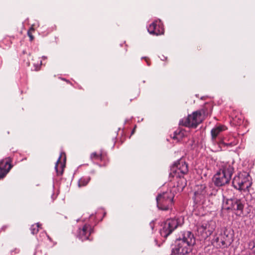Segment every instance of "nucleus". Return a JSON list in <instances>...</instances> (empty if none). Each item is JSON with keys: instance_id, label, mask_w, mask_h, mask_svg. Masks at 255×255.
Listing matches in <instances>:
<instances>
[{"instance_id": "f8f14e48", "label": "nucleus", "mask_w": 255, "mask_h": 255, "mask_svg": "<svg viewBox=\"0 0 255 255\" xmlns=\"http://www.w3.org/2000/svg\"><path fill=\"white\" fill-rule=\"evenodd\" d=\"M171 175L174 178L184 176L188 171L187 163L183 159H180L175 162L171 168Z\"/></svg>"}, {"instance_id": "aec40b11", "label": "nucleus", "mask_w": 255, "mask_h": 255, "mask_svg": "<svg viewBox=\"0 0 255 255\" xmlns=\"http://www.w3.org/2000/svg\"><path fill=\"white\" fill-rule=\"evenodd\" d=\"M40 225L39 223H37L36 224L32 225L30 227L31 234L33 235L36 234L39 230Z\"/></svg>"}, {"instance_id": "39448f33", "label": "nucleus", "mask_w": 255, "mask_h": 255, "mask_svg": "<svg viewBox=\"0 0 255 255\" xmlns=\"http://www.w3.org/2000/svg\"><path fill=\"white\" fill-rule=\"evenodd\" d=\"M232 184L236 189L248 191L249 188L252 184V179L248 173L243 172L234 177Z\"/></svg>"}, {"instance_id": "ddd939ff", "label": "nucleus", "mask_w": 255, "mask_h": 255, "mask_svg": "<svg viewBox=\"0 0 255 255\" xmlns=\"http://www.w3.org/2000/svg\"><path fill=\"white\" fill-rule=\"evenodd\" d=\"M93 231V228L90 224L86 223L78 228L75 235L80 240L84 241L89 239V237Z\"/></svg>"}, {"instance_id": "6ab92c4d", "label": "nucleus", "mask_w": 255, "mask_h": 255, "mask_svg": "<svg viewBox=\"0 0 255 255\" xmlns=\"http://www.w3.org/2000/svg\"><path fill=\"white\" fill-rule=\"evenodd\" d=\"M90 180V178L89 177L81 178L78 182L79 187H82L86 185L89 183Z\"/></svg>"}, {"instance_id": "20e7f679", "label": "nucleus", "mask_w": 255, "mask_h": 255, "mask_svg": "<svg viewBox=\"0 0 255 255\" xmlns=\"http://www.w3.org/2000/svg\"><path fill=\"white\" fill-rule=\"evenodd\" d=\"M227 129V128L223 125H218L214 127L211 131L212 141L213 143H219L227 146L232 147L236 145L237 142L235 138L231 140V141L227 142L226 138H222L220 137L223 131Z\"/></svg>"}, {"instance_id": "6e6552de", "label": "nucleus", "mask_w": 255, "mask_h": 255, "mask_svg": "<svg viewBox=\"0 0 255 255\" xmlns=\"http://www.w3.org/2000/svg\"><path fill=\"white\" fill-rule=\"evenodd\" d=\"M216 223L213 220H203L197 226V232L202 239H206L215 230Z\"/></svg>"}, {"instance_id": "412c9836", "label": "nucleus", "mask_w": 255, "mask_h": 255, "mask_svg": "<svg viewBox=\"0 0 255 255\" xmlns=\"http://www.w3.org/2000/svg\"><path fill=\"white\" fill-rule=\"evenodd\" d=\"M248 249L253 252H255V241H251L249 242Z\"/></svg>"}, {"instance_id": "0eeeda50", "label": "nucleus", "mask_w": 255, "mask_h": 255, "mask_svg": "<svg viewBox=\"0 0 255 255\" xmlns=\"http://www.w3.org/2000/svg\"><path fill=\"white\" fill-rule=\"evenodd\" d=\"M246 201L243 199H229L223 201V207L225 209L231 210L238 216L243 214V211Z\"/></svg>"}, {"instance_id": "423d86ee", "label": "nucleus", "mask_w": 255, "mask_h": 255, "mask_svg": "<svg viewBox=\"0 0 255 255\" xmlns=\"http://www.w3.org/2000/svg\"><path fill=\"white\" fill-rule=\"evenodd\" d=\"M183 223V218L182 217H175L166 220L161 225L162 228L160 230V235L166 238L178 226Z\"/></svg>"}, {"instance_id": "c756f323", "label": "nucleus", "mask_w": 255, "mask_h": 255, "mask_svg": "<svg viewBox=\"0 0 255 255\" xmlns=\"http://www.w3.org/2000/svg\"><path fill=\"white\" fill-rule=\"evenodd\" d=\"M146 62H147V65H149V64L148 63V62L147 61H146Z\"/></svg>"}, {"instance_id": "393cba45", "label": "nucleus", "mask_w": 255, "mask_h": 255, "mask_svg": "<svg viewBox=\"0 0 255 255\" xmlns=\"http://www.w3.org/2000/svg\"><path fill=\"white\" fill-rule=\"evenodd\" d=\"M11 252H13L15 254H18L19 252V250L18 249H15L14 250L12 251Z\"/></svg>"}, {"instance_id": "4be33fe9", "label": "nucleus", "mask_w": 255, "mask_h": 255, "mask_svg": "<svg viewBox=\"0 0 255 255\" xmlns=\"http://www.w3.org/2000/svg\"><path fill=\"white\" fill-rule=\"evenodd\" d=\"M91 158L92 159H100L102 160V155L97 154L96 152H93L91 155Z\"/></svg>"}, {"instance_id": "f257e3e1", "label": "nucleus", "mask_w": 255, "mask_h": 255, "mask_svg": "<svg viewBox=\"0 0 255 255\" xmlns=\"http://www.w3.org/2000/svg\"><path fill=\"white\" fill-rule=\"evenodd\" d=\"M196 244V238L190 231L182 232L176 240L172 253L174 255H189Z\"/></svg>"}, {"instance_id": "7c9ffc66", "label": "nucleus", "mask_w": 255, "mask_h": 255, "mask_svg": "<svg viewBox=\"0 0 255 255\" xmlns=\"http://www.w3.org/2000/svg\"><path fill=\"white\" fill-rule=\"evenodd\" d=\"M41 63H42V62H41V61H40V65H41Z\"/></svg>"}, {"instance_id": "9d476101", "label": "nucleus", "mask_w": 255, "mask_h": 255, "mask_svg": "<svg viewBox=\"0 0 255 255\" xmlns=\"http://www.w3.org/2000/svg\"><path fill=\"white\" fill-rule=\"evenodd\" d=\"M232 239L231 236L227 234V232L221 230L218 231L215 236L212 243L217 248H223L231 244Z\"/></svg>"}, {"instance_id": "4468645a", "label": "nucleus", "mask_w": 255, "mask_h": 255, "mask_svg": "<svg viewBox=\"0 0 255 255\" xmlns=\"http://www.w3.org/2000/svg\"><path fill=\"white\" fill-rule=\"evenodd\" d=\"M148 32L156 35H161L164 33L163 24L160 19H157L153 21L147 27Z\"/></svg>"}, {"instance_id": "a211bd4d", "label": "nucleus", "mask_w": 255, "mask_h": 255, "mask_svg": "<svg viewBox=\"0 0 255 255\" xmlns=\"http://www.w3.org/2000/svg\"><path fill=\"white\" fill-rule=\"evenodd\" d=\"M188 134V131L186 130L183 128H179L176 129L174 132L172 138L177 141H179L183 138L187 136Z\"/></svg>"}, {"instance_id": "7ed1b4c3", "label": "nucleus", "mask_w": 255, "mask_h": 255, "mask_svg": "<svg viewBox=\"0 0 255 255\" xmlns=\"http://www.w3.org/2000/svg\"><path fill=\"white\" fill-rule=\"evenodd\" d=\"M217 191L212 183L197 185L195 188L194 201L196 203L202 202L207 197L215 195Z\"/></svg>"}, {"instance_id": "dca6fc26", "label": "nucleus", "mask_w": 255, "mask_h": 255, "mask_svg": "<svg viewBox=\"0 0 255 255\" xmlns=\"http://www.w3.org/2000/svg\"><path fill=\"white\" fill-rule=\"evenodd\" d=\"M65 155L64 153H62L59 157L55 165V169L58 175L62 174L63 169L65 167Z\"/></svg>"}, {"instance_id": "2eb2a0df", "label": "nucleus", "mask_w": 255, "mask_h": 255, "mask_svg": "<svg viewBox=\"0 0 255 255\" xmlns=\"http://www.w3.org/2000/svg\"><path fill=\"white\" fill-rule=\"evenodd\" d=\"M11 167L9 159L0 161V179L3 178L7 174Z\"/></svg>"}, {"instance_id": "c85d7f7f", "label": "nucleus", "mask_w": 255, "mask_h": 255, "mask_svg": "<svg viewBox=\"0 0 255 255\" xmlns=\"http://www.w3.org/2000/svg\"><path fill=\"white\" fill-rule=\"evenodd\" d=\"M42 58L45 59V58H46V57L43 56Z\"/></svg>"}, {"instance_id": "2f4dec72", "label": "nucleus", "mask_w": 255, "mask_h": 255, "mask_svg": "<svg viewBox=\"0 0 255 255\" xmlns=\"http://www.w3.org/2000/svg\"><path fill=\"white\" fill-rule=\"evenodd\" d=\"M44 255H47L46 254H45Z\"/></svg>"}, {"instance_id": "5701e85b", "label": "nucleus", "mask_w": 255, "mask_h": 255, "mask_svg": "<svg viewBox=\"0 0 255 255\" xmlns=\"http://www.w3.org/2000/svg\"><path fill=\"white\" fill-rule=\"evenodd\" d=\"M34 25H32V26L30 27L29 30L27 32L28 35V36L30 38V41L33 40V39L34 38L33 36L32 35L31 33L30 32V30H32V31L34 30V28H33Z\"/></svg>"}, {"instance_id": "9b49d317", "label": "nucleus", "mask_w": 255, "mask_h": 255, "mask_svg": "<svg viewBox=\"0 0 255 255\" xmlns=\"http://www.w3.org/2000/svg\"><path fill=\"white\" fill-rule=\"evenodd\" d=\"M202 121L200 112H194L192 115H189L186 118L181 120L179 125L186 128H196Z\"/></svg>"}, {"instance_id": "b1692460", "label": "nucleus", "mask_w": 255, "mask_h": 255, "mask_svg": "<svg viewBox=\"0 0 255 255\" xmlns=\"http://www.w3.org/2000/svg\"><path fill=\"white\" fill-rule=\"evenodd\" d=\"M149 225H150V228H151V229L153 230V228H154V221H151Z\"/></svg>"}, {"instance_id": "cd10ccee", "label": "nucleus", "mask_w": 255, "mask_h": 255, "mask_svg": "<svg viewBox=\"0 0 255 255\" xmlns=\"http://www.w3.org/2000/svg\"><path fill=\"white\" fill-rule=\"evenodd\" d=\"M135 127H134V129L132 130V131H131V134H133L134 132V130H135Z\"/></svg>"}, {"instance_id": "bb28decb", "label": "nucleus", "mask_w": 255, "mask_h": 255, "mask_svg": "<svg viewBox=\"0 0 255 255\" xmlns=\"http://www.w3.org/2000/svg\"><path fill=\"white\" fill-rule=\"evenodd\" d=\"M39 67H40V66L37 65L36 66V67H35V70H39Z\"/></svg>"}, {"instance_id": "f3484780", "label": "nucleus", "mask_w": 255, "mask_h": 255, "mask_svg": "<svg viewBox=\"0 0 255 255\" xmlns=\"http://www.w3.org/2000/svg\"><path fill=\"white\" fill-rule=\"evenodd\" d=\"M176 181V187L175 185L172 191L174 193L175 192H181L186 185V180L184 178V176L178 177L177 178H174Z\"/></svg>"}, {"instance_id": "f03ea898", "label": "nucleus", "mask_w": 255, "mask_h": 255, "mask_svg": "<svg viewBox=\"0 0 255 255\" xmlns=\"http://www.w3.org/2000/svg\"><path fill=\"white\" fill-rule=\"evenodd\" d=\"M234 172L233 167L229 164L223 165L214 175L213 181L218 187L224 186L229 183Z\"/></svg>"}, {"instance_id": "1a4fd4ad", "label": "nucleus", "mask_w": 255, "mask_h": 255, "mask_svg": "<svg viewBox=\"0 0 255 255\" xmlns=\"http://www.w3.org/2000/svg\"><path fill=\"white\" fill-rule=\"evenodd\" d=\"M174 196L172 191L158 194L156 198L157 207L162 210H169L172 207Z\"/></svg>"}, {"instance_id": "a878e982", "label": "nucleus", "mask_w": 255, "mask_h": 255, "mask_svg": "<svg viewBox=\"0 0 255 255\" xmlns=\"http://www.w3.org/2000/svg\"><path fill=\"white\" fill-rule=\"evenodd\" d=\"M6 228H7V226H3L1 228L0 231H4Z\"/></svg>"}]
</instances>
